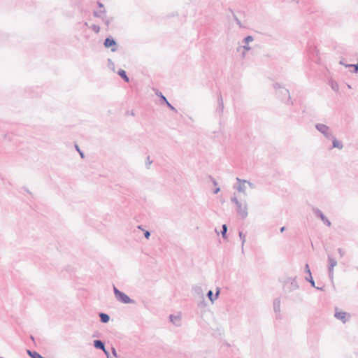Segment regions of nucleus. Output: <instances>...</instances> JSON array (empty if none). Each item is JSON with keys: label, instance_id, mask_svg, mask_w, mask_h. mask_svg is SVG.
I'll return each mask as SVG.
<instances>
[{"label": "nucleus", "instance_id": "nucleus-48", "mask_svg": "<svg viewBox=\"0 0 358 358\" xmlns=\"http://www.w3.org/2000/svg\"><path fill=\"white\" fill-rule=\"evenodd\" d=\"M131 115L134 116V112H131Z\"/></svg>", "mask_w": 358, "mask_h": 358}, {"label": "nucleus", "instance_id": "nucleus-14", "mask_svg": "<svg viewBox=\"0 0 358 358\" xmlns=\"http://www.w3.org/2000/svg\"><path fill=\"white\" fill-rule=\"evenodd\" d=\"M332 141V146L330 148L331 150L333 148H338V150H341L343 148V145L341 141H338L334 136L333 138H330Z\"/></svg>", "mask_w": 358, "mask_h": 358}, {"label": "nucleus", "instance_id": "nucleus-13", "mask_svg": "<svg viewBox=\"0 0 358 358\" xmlns=\"http://www.w3.org/2000/svg\"><path fill=\"white\" fill-rule=\"evenodd\" d=\"M273 306L274 312L277 313L276 318L278 319L280 317V299L279 298L275 299L273 300Z\"/></svg>", "mask_w": 358, "mask_h": 358}, {"label": "nucleus", "instance_id": "nucleus-25", "mask_svg": "<svg viewBox=\"0 0 358 358\" xmlns=\"http://www.w3.org/2000/svg\"><path fill=\"white\" fill-rule=\"evenodd\" d=\"M104 46L106 48H110L112 47V37L109 36L107 37L104 41Z\"/></svg>", "mask_w": 358, "mask_h": 358}, {"label": "nucleus", "instance_id": "nucleus-7", "mask_svg": "<svg viewBox=\"0 0 358 358\" xmlns=\"http://www.w3.org/2000/svg\"><path fill=\"white\" fill-rule=\"evenodd\" d=\"M334 317L341 320L343 323H345L350 318V314L343 311H338V308L337 307L335 308V313Z\"/></svg>", "mask_w": 358, "mask_h": 358}, {"label": "nucleus", "instance_id": "nucleus-39", "mask_svg": "<svg viewBox=\"0 0 358 358\" xmlns=\"http://www.w3.org/2000/svg\"><path fill=\"white\" fill-rule=\"evenodd\" d=\"M210 179L213 181V185H215V186L217 185V182L215 179H213V178H210Z\"/></svg>", "mask_w": 358, "mask_h": 358}, {"label": "nucleus", "instance_id": "nucleus-3", "mask_svg": "<svg viewBox=\"0 0 358 358\" xmlns=\"http://www.w3.org/2000/svg\"><path fill=\"white\" fill-rule=\"evenodd\" d=\"M113 294L116 298V299L121 303L129 304V303H134L135 301L131 299L129 296H127L124 292L119 290L113 285Z\"/></svg>", "mask_w": 358, "mask_h": 358}, {"label": "nucleus", "instance_id": "nucleus-1", "mask_svg": "<svg viewBox=\"0 0 358 358\" xmlns=\"http://www.w3.org/2000/svg\"><path fill=\"white\" fill-rule=\"evenodd\" d=\"M231 201L236 205L237 214L242 219H243V220L245 219L248 215V204H247L246 201H243V202L239 201L235 194H234L231 197Z\"/></svg>", "mask_w": 358, "mask_h": 358}, {"label": "nucleus", "instance_id": "nucleus-21", "mask_svg": "<svg viewBox=\"0 0 358 358\" xmlns=\"http://www.w3.org/2000/svg\"><path fill=\"white\" fill-rule=\"evenodd\" d=\"M227 224H224L222 226V231H221V234L224 239L227 238Z\"/></svg>", "mask_w": 358, "mask_h": 358}, {"label": "nucleus", "instance_id": "nucleus-5", "mask_svg": "<svg viewBox=\"0 0 358 358\" xmlns=\"http://www.w3.org/2000/svg\"><path fill=\"white\" fill-rule=\"evenodd\" d=\"M299 288L296 277L289 278L286 280L284 284V289L286 292H291L296 290Z\"/></svg>", "mask_w": 358, "mask_h": 358}, {"label": "nucleus", "instance_id": "nucleus-36", "mask_svg": "<svg viewBox=\"0 0 358 358\" xmlns=\"http://www.w3.org/2000/svg\"><path fill=\"white\" fill-rule=\"evenodd\" d=\"M338 252L339 255H341V257L343 256L344 252H343V250L341 248H338Z\"/></svg>", "mask_w": 358, "mask_h": 358}, {"label": "nucleus", "instance_id": "nucleus-45", "mask_svg": "<svg viewBox=\"0 0 358 358\" xmlns=\"http://www.w3.org/2000/svg\"><path fill=\"white\" fill-rule=\"evenodd\" d=\"M138 229L144 231L141 225L138 226Z\"/></svg>", "mask_w": 358, "mask_h": 358}, {"label": "nucleus", "instance_id": "nucleus-26", "mask_svg": "<svg viewBox=\"0 0 358 358\" xmlns=\"http://www.w3.org/2000/svg\"><path fill=\"white\" fill-rule=\"evenodd\" d=\"M306 280L308 281L310 283L312 287H315V281H314V280L313 279V277H312V274L309 275L307 277H306Z\"/></svg>", "mask_w": 358, "mask_h": 358}, {"label": "nucleus", "instance_id": "nucleus-19", "mask_svg": "<svg viewBox=\"0 0 358 358\" xmlns=\"http://www.w3.org/2000/svg\"><path fill=\"white\" fill-rule=\"evenodd\" d=\"M27 354L31 357V358H44L42 357L39 353H38L36 351H31L30 350H27Z\"/></svg>", "mask_w": 358, "mask_h": 358}, {"label": "nucleus", "instance_id": "nucleus-15", "mask_svg": "<svg viewBox=\"0 0 358 358\" xmlns=\"http://www.w3.org/2000/svg\"><path fill=\"white\" fill-rule=\"evenodd\" d=\"M169 318L170 321L176 327H180L181 325V320L180 316L170 315Z\"/></svg>", "mask_w": 358, "mask_h": 358}, {"label": "nucleus", "instance_id": "nucleus-43", "mask_svg": "<svg viewBox=\"0 0 358 358\" xmlns=\"http://www.w3.org/2000/svg\"><path fill=\"white\" fill-rule=\"evenodd\" d=\"M98 6L100 7V8H103V4L101 3V2H98Z\"/></svg>", "mask_w": 358, "mask_h": 358}, {"label": "nucleus", "instance_id": "nucleus-28", "mask_svg": "<svg viewBox=\"0 0 358 358\" xmlns=\"http://www.w3.org/2000/svg\"><path fill=\"white\" fill-rule=\"evenodd\" d=\"M152 164V160L150 159V156L147 157L145 160V167L147 169H150V165Z\"/></svg>", "mask_w": 358, "mask_h": 358}, {"label": "nucleus", "instance_id": "nucleus-33", "mask_svg": "<svg viewBox=\"0 0 358 358\" xmlns=\"http://www.w3.org/2000/svg\"><path fill=\"white\" fill-rule=\"evenodd\" d=\"M144 236L145 237V238L149 239V238L150 236V232L148 231H144Z\"/></svg>", "mask_w": 358, "mask_h": 358}, {"label": "nucleus", "instance_id": "nucleus-10", "mask_svg": "<svg viewBox=\"0 0 358 358\" xmlns=\"http://www.w3.org/2000/svg\"><path fill=\"white\" fill-rule=\"evenodd\" d=\"M93 345L95 348L103 350L106 356V358L110 357V352L105 348V344L102 341L94 340L93 342Z\"/></svg>", "mask_w": 358, "mask_h": 358}, {"label": "nucleus", "instance_id": "nucleus-52", "mask_svg": "<svg viewBox=\"0 0 358 358\" xmlns=\"http://www.w3.org/2000/svg\"><path fill=\"white\" fill-rule=\"evenodd\" d=\"M1 358H3V357H1Z\"/></svg>", "mask_w": 358, "mask_h": 358}, {"label": "nucleus", "instance_id": "nucleus-46", "mask_svg": "<svg viewBox=\"0 0 358 358\" xmlns=\"http://www.w3.org/2000/svg\"><path fill=\"white\" fill-rule=\"evenodd\" d=\"M340 64H342V65H344L345 66H346V65H347V64H345L344 62H343V61H341Z\"/></svg>", "mask_w": 358, "mask_h": 358}, {"label": "nucleus", "instance_id": "nucleus-50", "mask_svg": "<svg viewBox=\"0 0 358 358\" xmlns=\"http://www.w3.org/2000/svg\"><path fill=\"white\" fill-rule=\"evenodd\" d=\"M317 289H322V288H320L318 287H316Z\"/></svg>", "mask_w": 358, "mask_h": 358}, {"label": "nucleus", "instance_id": "nucleus-9", "mask_svg": "<svg viewBox=\"0 0 358 358\" xmlns=\"http://www.w3.org/2000/svg\"><path fill=\"white\" fill-rule=\"evenodd\" d=\"M328 262H329V277L332 280L334 278V268L337 265V261L331 257V256H328Z\"/></svg>", "mask_w": 358, "mask_h": 358}, {"label": "nucleus", "instance_id": "nucleus-44", "mask_svg": "<svg viewBox=\"0 0 358 358\" xmlns=\"http://www.w3.org/2000/svg\"><path fill=\"white\" fill-rule=\"evenodd\" d=\"M285 227H282L280 228V231L283 232L285 231Z\"/></svg>", "mask_w": 358, "mask_h": 358}, {"label": "nucleus", "instance_id": "nucleus-16", "mask_svg": "<svg viewBox=\"0 0 358 358\" xmlns=\"http://www.w3.org/2000/svg\"><path fill=\"white\" fill-rule=\"evenodd\" d=\"M219 294H220V289H219V288H217V291H216V293H215V296L213 295V292H212L211 290H209V291L208 292V293H207V296H208V299L210 300V301H211L212 303H213V302H214V301H215V299H217V297H218Z\"/></svg>", "mask_w": 358, "mask_h": 358}, {"label": "nucleus", "instance_id": "nucleus-23", "mask_svg": "<svg viewBox=\"0 0 358 358\" xmlns=\"http://www.w3.org/2000/svg\"><path fill=\"white\" fill-rule=\"evenodd\" d=\"M194 289L196 293H197L199 294H202V289H201V287L196 286V287H194ZM201 299H202L201 303L204 304V297H203V294H201Z\"/></svg>", "mask_w": 358, "mask_h": 358}, {"label": "nucleus", "instance_id": "nucleus-29", "mask_svg": "<svg viewBox=\"0 0 358 358\" xmlns=\"http://www.w3.org/2000/svg\"><path fill=\"white\" fill-rule=\"evenodd\" d=\"M95 33H99V31H100V27L99 26L96 25V24H92V26L90 27Z\"/></svg>", "mask_w": 358, "mask_h": 358}, {"label": "nucleus", "instance_id": "nucleus-18", "mask_svg": "<svg viewBox=\"0 0 358 358\" xmlns=\"http://www.w3.org/2000/svg\"><path fill=\"white\" fill-rule=\"evenodd\" d=\"M117 73L125 82L128 83L129 81V78L124 70L120 69Z\"/></svg>", "mask_w": 358, "mask_h": 358}, {"label": "nucleus", "instance_id": "nucleus-42", "mask_svg": "<svg viewBox=\"0 0 358 358\" xmlns=\"http://www.w3.org/2000/svg\"><path fill=\"white\" fill-rule=\"evenodd\" d=\"M110 62H111V59H108V66L110 67Z\"/></svg>", "mask_w": 358, "mask_h": 358}, {"label": "nucleus", "instance_id": "nucleus-35", "mask_svg": "<svg viewBox=\"0 0 358 358\" xmlns=\"http://www.w3.org/2000/svg\"><path fill=\"white\" fill-rule=\"evenodd\" d=\"M76 150L78 151V152L80 153V155L81 157H82V158H83V157H84V155H83V153L80 151V148H79L78 145H76Z\"/></svg>", "mask_w": 358, "mask_h": 358}, {"label": "nucleus", "instance_id": "nucleus-49", "mask_svg": "<svg viewBox=\"0 0 358 358\" xmlns=\"http://www.w3.org/2000/svg\"><path fill=\"white\" fill-rule=\"evenodd\" d=\"M31 340H34V336H31Z\"/></svg>", "mask_w": 358, "mask_h": 358}, {"label": "nucleus", "instance_id": "nucleus-2", "mask_svg": "<svg viewBox=\"0 0 358 358\" xmlns=\"http://www.w3.org/2000/svg\"><path fill=\"white\" fill-rule=\"evenodd\" d=\"M273 87L275 90L277 96L281 99L282 101L289 102L290 104H293V102L290 101V94L287 89L282 87L279 83H275Z\"/></svg>", "mask_w": 358, "mask_h": 358}, {"label": "nucleus", "instance_id": "nucleus-11", "mask_svg": "<svg viewBox=\"0 0 358 358\" xmlns=\"http://www.w3.org/2000/svg\"><path fill=\"white\" fill-rule=\"evenodd\" d=\"M155 94L161 99V103L166 105L171 110L177 113L176 108L173 106L166 99V98L159 90H156Z\"/></svg>", "mask_w": 358, "mask_h": 358}, {"label": "nucleus", "instance_id": "nucleus-47", "mask_svg": "<svg viewBox=\"0 0 358 358\" xmlns=\"http://www.w3.org/2000/svg\"><path fill=\"white\" fill-rule=\"evenodd\" d=\"M85 24V26H86V27H89V24H88V23H87V22H85V24Z\"/></svg>", "mask_w": 358, "mask_h": 358}, {"label": "nucleus", "instance_id": "nucleus-27", "mask_svg": "<svg viewBox=\"0 0 358 358\" xmlns=\"http://www.w3.org/2000/svg\"><path fill=\"white\" fill-rule=\"evenodd\" d=\"M253 41H254V38H253V36H246V37L243 40V43L248 44L249 43L252 42Z\"/></svg>", "mask_w": 358, "mask_h": 358}, {"label": "nucleus", "instance_id": "nucleus-32", "mask_svg": "<svg viewBox=\"0 0 358 358\" xmlns=\"http://www.w3.org/2000/svg\"><path fill=\"white\" fill-rule=\"evenodd\" d=\"M305 272L307 273L309 275H311V272L309 268V266L308 264L305 265Z\"/></svg>", "mask_w": 358, "mask_h": 358}, {"label": "nucleus", "instance_id": "nucleus-17", "mask_svg": "<svg viewBox=\"0 0 358 358\" xmlns=\"http://www.w3.org/2000/svg\"><path fill=\"white\" fill-rule=\"evenodd\" d=\"M100 320L103 323H107L110 320L109 315L103 313H99Z\"/></svg>", "mask_w": 358, "mask_h": 358}, {"label": "nucleus", "instance_id": "nucleus-24", "mask_svg": "<svg viewBox=\"0 0 358 358\" xmlns=\"http://www.w3.org/2000/svg\"><path fill=\"white\" fill-rule=\"evenodd\" d=\"M105 13V10H95L94 11V15L97 17H103V15Z\"/></svg>", "mask_w": 358, "mask_h": 358}, {"label": "nucleus", "instance_id": "nucleus-30", "mask_svg": "<svg viewBox=\"0 0 358 358\" xmlns=\"http://www.w3.org/2000/svg\"><path fill=\"white\" fill-rule=\"evenodd\" d=\"M346 67H353L354 68V73H357L358 71V63L356 64H349L346 65Z\"/></svg>", "mask_w": 358, "mask_h": 358}, {"label": "nucleus", "instance_id": "nucleus-31", "mask_svg": "<svg viewBox=\"0 0 358 358\" xmlns=\"http://www.w3.org/2000/svg\"><path fill=\"white\" fill-rule=\"evenodd\" d=\"M331 88L334 90V91H338V85L336 83H331Z\"/></svg>", "mask_w": 358, "mask_h": 358}, {"label": "nucleus", "instance_id": "nucleus-34", "mask_svg": "<svg viewBox=\"0 0 358 358\" xmlns=\"http://www.w3.org/2000/svg\"><path fill=\"white\" fill-rule=\"evenodd\" d=\"M247 186H249L251 189H254L255 188V185L250 182V181L248 180V182H247Z\"/></svg>", "mask_w": 358, "mask_h": 358}, {"label": "nucleus", "instance_id": "nucleus-40", "mask_svg": "<svg viewBox=\"0 0 358 358\" xmlns=\"http://www.w3.org/2000/svg\"><path fill=\"white\" fill-rule=\"evenodd\" d=\"M220 191V187H217L214 189L213 192L214 194H217Z\"/></svg>", "mask_w": 358, "mask_h": 358}, {"label": "nucleus", "instance_id": "nucleus-41", "mask_svg": "<svg viewBox=\"0 0 358 358\" xmlns=\"http://www.w3.org/2000/svg\"><path fill=\"white\" fill-rule=\"evenodd\" d=\"M113 357H117V355L116 350H115L114 348H113Z\"/></svg>", "mask_w": 358, "mask_h": 358}, {"label": "nucleus", "instance_id": "nucleus-8", "mask_svg": "<svg viewBox=\"0 0 358 358\" xmlns=\"http://www.w3.org/2000/svg\"><path fill=\"white\" fill-rule=\"evenodd\" d=\"M313 213L315 215L321 219V220L326 224L327 227H331V222L325 217L323 213L317 208H313Z\"/></svg>", "mask_w": 358, "mask_h": 358}, {"label": "nucleus", "instance_id": "nucleus-37", "mask_svg": "<svg viewBox=\"0 0 358 358\" xmlns=\"http://www.w3.org/2000/svg\"><path fill=\"white\" fill-rule=\"evenodd\" d=\"M117 44L116 42L113 40V52H115L117 49Z\"/></svg>", "mask_w": 358, "mask_h": 358}, {"label": "nucleus", "instance_id": "nucleus-22", "mask_svg": "<svg viewBox=\"0 0 358 358\" xmlns=\"http://www.w3.org/2000/svg\"><path fill=\"white\" fill-rule=\"evenodd\" d=\"M241 50H243L245 51H249L251 50V47L248 44L244 43L243 45H241L238 48H237L238 52H240Z\"/></svg>", "mask_w": 358, "mask_h": 358}, {"label": "nucleus", "instance_id": "nucleus-12", "mask_svg": "<svg viewBox=\"0 0 358 358\" xmlns=\"http://www.w3.org/2000/svg\"><path fill=\"white\" fill-rule=\"evenodd\" d=\"M217 101L218 103V106L216 109V113H217L220 116H222L224 110V102L220 92L217 94Z\"/></svg>", "mask_w": 358, "mask_h": 358}, {"label": "nucleus", "instance_id": "nucleus-20", "mask_svg": "<svg viewBox=\"0 0 358 358\" xmlns=\"http://www.w3.org/2000/svg\"><path fill=\"white\" fill-rule=\"evenodd\" d=\"M239 237L241 241V251L243 253L244 252V244L245 243V235L242 232L239 231Z\"/></svg>", "mask_w": 358, "mask_h": 358}, {"label": "nucleus", "instance_id": "nucleus-4", "mask_svg": "<svg viewBox=\"0 0 358 358\" xmlns=\"http://www.w3.org/2000/svg\"><path fill=\"white\" fill-rule=\"evenodd\" d=\"M315 128L318 131L322 134L326 138L329 139L333 138L334 134L331 129L327 125L318 123L315 125Z\"/></svg>", "mask_w": 358, "mask_h": 358}, {"label": "nucleus", "instance_id": "nucleus-38", "mask_svg": "<svg viewBox=\"0 0 358 358\" xmlns=\"http://www.w3.org/2000/svg\"><path fill=\"white\" fill-rule=\"evenodd\" d=\"M243 50V51H242V52H241V56H242V57H243V58H245V56H246V52H247L248 51H245V50Z\"/></svg>", "mask_w": 358, "mask_h": 358}, {"label": "nucleus", "instance_id": "nucleus-51", "mask_svg": "<svg viewBox=\"0 0 358 358\" xmlns=\"http://www.w3.org/2000/svg\"><path fill=\"white\" fill-rule=\"evenodd\" d=\"M215 232H216L217 234H219V232L217 231V229H215Z\"/></svg>", "mask_w": 358, "mask_h": 358}, {"label": "nucleus", "instance_id": "nucleus-6", "mask_svg": "<svg viewBox=\"0 0 358 358\" xmlns=\"http://www.w3.org/2000/svg\"><path fill=\"white\" fill-rule=\"evenodd\" d=\"M247 182L248 180H246L236 178V183L234 185L233 187L238 192L243 193L244 195H246Z\"/></svg>", "mask_w": 358, "mask_h": 358}]
</instances>
